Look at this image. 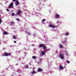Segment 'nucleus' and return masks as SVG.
I'll list each match as a JSON object with an SVG mask.
<instances>
[{"label":"nucleus","instance_id":"1","mask_svg":"<svg viewBox=\"0 0 76 76\" xmlns=\"http://www.w3.org/2000/svg\"><path fill=\"white\" fill-rule=\"evenodd\" d=\"M39 47H43L44 49H45V50H46L47 51H49V49H48V50H47V49L46 48L47 47H46L43 44H41L39 45Z\"/></svg>","mask_w":76,"mask_h":76},{"label":"nucleus","instance_id":"2","mask_svg":"<svg viewBox=\"0 0 76 76\" xmlns=\"http://www.w3.org/2000/svg\"><path fill=\"white\" fill-rule=\"evenodd\" d=\"M60 57L61 59H64V55L61 53H60Z\"/></svg>","mask_w":76,"mask_h":76},{"label":"nucleus","instance_id":"3","mask_svg":"<svg viewBox=\"0 0 76 76\" xmlns=\"http://www.w3.org/2000/svg\"><path fill=\"white\" fill-rule=\"evenodd\" d=\"M11 55V53H5L4 54V56H10Z\"/></svg>","mask_w":76,"mask_h":76},{"label":"nucleus","instance_id":"4","mask_svg":"<svg viewBox=\"0 0 76 76\" xmlns=\"http://www.w3.org/2000/svg\"><path fill=\"white\" fill-rule=\"evenodd\" d=\"M49 27H50V28H56V27H55L54 26L52 25L51 24H50L49 25Z\"/></svg>","mask_w":76,"mask_h":76},{"label":"nucleus","instance_id":"5","mask_svg":"<svg viewBox=\"0 0 76 76\" xmlns=\"http://www.w3.org/2000/svg\"><path fill=\"white\" fill-rule=\"evenodd\" d=\"M15 4L16 5H17V6H18V5L19 4V1H18V0L16 1V2L15 3Z\"/></svg>","mask_w":76,"mask_h":76},{"label":"nucleus","instance_id":"6","mask_svg":"<svg viewBox=\"0 0 76 76\" xmlns=\"http://www.w3.org/2000/svg\"><path fill=\"white\" fill-rule=\"evenodd\" d=\"M9 7H13V4H12V3H11L9 6Z\"/></svg>","mask_w":76,"mask_h":76},{"label":"nucleus","instance_id":"7","mask_svg":"<svg viewBox=\"0 0 76 76\" xmlns=\"http://www.w3.org/2000/svg\"><path fill=\"white\" fill-rule=\"evenodd\" d=\"M55 17L56 18H59V15L58 14H57L56 15Z\"/></svg>","mask_w":76,"mask_h":76},{"label":"nucleus","instance_id":"8","mask_svg":"<svg viewBox=\"0 0 76 76\" xmlns=\"http://www.w3.org/2000/svg\"><path fill=\"white\" fill-rule=\"evenodd\" d=\"M20 11H18V12L16 14L17 15H19L20 13Z\"/></svg>","mask_w":76,"mask_h":76},{"label":"nucleus","instance_id":"9","mask_svg":"<svg viewBox=\"0 0 76 76\" xmlns=\"http://www.w3.org/2000/svg\"><path fill=\"white\" fill-rule=\"evenodd\" d=\"M45 52H42L41 54V56H43V55H44L45 54Z\"/></svg>","mask_w":76,"mask_h":76},{"label":"nucleus","instance_id":"10","mask_svg":"<svg viewBox=\"0 0 76 76\" xmlns=\"http://www.w3.org/2000/svg\"><path fill=\"white\" fill-rule=\"evenodd\" d=\"M59 45L60 48H63V46H62V45L61 44H60Z\"/></svg>","mask_w":76,"mask_h":76},{"label":"nucleus","instance_id":"11","mask_svg":"<svg viewBox=\"0 0 76 76\" xmlns=\"http://www.w3.org/2000/svg\"><path fill=\"white\" fill-rule=\"evenodd\" d=\"M38 71H39V72H41L42 71V69L41 68H39L38 69Z\"/></svg>","mask_w":76,"mask_h":76},{"label":"nucleus","instance_id":"12","mask_svg":"<svg viewBox=\"0 0 76 76\" xmlns=\"http://www.w3.org/2000/svg\"><path fill=\"white\" fill-rule=\"evenodd\" d=\"M45 20H46V19H43L42 20V22H44V21H45Z\"/></svg>","mask_w":76,"mask_h":76},{"label":"nucleus","instance_id":"13","mask_svg":"<svg viewBox=\"0 0 76 76\" xmlns=\"http://www.w3.org/2000/svg\"><path fill=\"white\" fill-rule=\"evenodd\" d=\"M4 34H5V35H7L8 34V33L6 32V31H4Z\"/></svg>","mask_w":76,"mask_h":76},{"label":"nucleus","instance_id":"14","mask_svg":"<svg viewBox=\"0 0 76 76\" xmlns=\"http://www.w3.org/2000/svg\"><path fill=\"white\" fill-rule=\"evenodd\" d=\"M59 68L60 69H63V67L62 66H59Z\"/></svg>","mask_w":76,"mask_h":76},{"label":"nucleus","instance_id":"15","mask_svg":"<svg viewBox=\"0 0 76 76\" xmlns=\"http://www.w3.org/2000/svg\"><path fill=\"white\" fill-rule=\"evenodd\" d=\"M26 33H27V34L28 35H31V33L29 32H26Z\"/></svg>","mask_w":76,"mask_h":76},{"label":"nucleus","instance_id":"16","mask_svg":"<svg viewBox=\"0 0 76 76\" xmlns=\"http://www.w3.org/2000/svg\"><path fill=\"white\" fill-rule=\"evenodd\" d=\"M32 57L34 59H35L36 58V57L35 56H33Z\"/></svg>","mask_w":76,"mask_h":76},{"label":"nucleus","instance_id":"17","mask_svg":"<svg viewBox=\"0 0 76 76\" xmlns=\"http://www.w3.org/2000/svg\"><path fill=\"white\" fill-rule=\"evenodd\" d=\"M31 73V74H34V73H35V71H33Z\"/></svg>","mask_w":76,"mask_h":76},{"label":"nucleus","instance_id":"18","mask_svg":"<svg viewBox=\"0 0 76 76\" xmlns=\"http://www.w3.org/2000/svg\"><path fill=\"white\" fill-rule=\"evenodd\" d=\"M1 22H2V20L1 18H0V24H1Z\"/></svg>","mask_w":76,"mask_h":76},{"label":"nucleus","instance_id":"19","mask_svg":"<svg viewBox=\"0 0 76 76\" xmlns=\"http://www.w3.org/2000/svg\"><path fill=\"white\" fill-rule=\"evenodd\" d=\"M66 62H67V63H68V64H69V63H70V62L68 60L66 61Z\"/></svg>","mask_w":76,"mask_h":76},{"label":"nucleus","instance_id":"20","mask_svg":"<svg viewBox=\"0 0 76 76\" xmlns=\"http://www.w3.org/2000/svg\"><path fill=\"white\" fill-rule=\"evenodd\" d=\"M69 35V33H66V36L67 35Z\"/></svg>","mask_w":76,"mask_h":76},{"label":"nucleus","instance_id":"21","mask_svg":"<svg viewBox=\"0 0 76 76\" xmlns=\"http://www.w3.org/2000/svg\"><path fill=\"white\" fill-rule=\"evenodd\" d=\"M42 59L40 58H39V60H40V62H41V61H42Z\"/></svg>","mask_w":76,"mask_h":76},{"label":"nucleus","instance_id":"22","mask_svg":"<svg viewBox=\"0 0 76 76\" xmlns=\"http://www.w3.org/2000/svg\"><path fill=\"white\" fill-rule=\"evenodd\" d=\"M12 16H14L15 15V14L14 13H12Z\"/></svg>","mask_w":76,"mask_h":76},{"label":"nucleus","instance_id":"23","mask_svg":"<svg viewBox=\"0 0 76 76\" xmlns=\"http://www.w3.org/2000/svg\"><path fill=\"white\" fill-rule=\"evenodd\" d=\"M16 20L17 21H19V20H20L18 18H17Z\"/></svg>","mask_w":76,"mask_h":76},{"label":"nucleus","instance_id":"24","mask_svg":"<svg viewBox=\"0 0 76 76\" xmlns=\"http://www.w3.org/2000/svg\"><path fill=\"white\" fill-rule=\"evenodd\" d=\"M11 24H14L15 23H14V22H11Z\"/></svg>","mask_w":76,"mask_h":76},{"label":"nucleus","instance_id":"25","mask_svg":"<svg viewBox=\"0 0 76 76\" xmlns=\"http://www.w3.org/2000/svg\"><path fill=\"white\" fill-rule=\"evenodd\" d=\"M13 38H14V39H16V38L15 36H13Z\"/></svg>","mask_w":76,"mask_h":76},{"label":"nucleus","instance_id":"26","mask_svg":"<svg viewBox=\"0 0 76 76\" xmlns=\"http://www.w3.org/2000/svg\"><path fill=\"white\" fill-rule=\"evenodd\" d=\"M28 65H26V69H27V68H28Z\"/></svg>","mask_w":76,"mask_h":76},{"label":"nucleus","instance_id":"27","mask_svg":"<svg viewBox=\"0 0 76 76\" xmlns=\"http://www.w3.org/2000/svg\"><path fill=\"white\" fill-rule=\"evenodd\" d=\"M6 10H7V11L8 12H9V10L8 9H7Z\"/></svg>","mask_w":76,"mask_h":76},{"label":"nucleus","instance_id":"28","mask_svg":"<svg viewBox=\"0 0 76 76\" xmlns=\"http://www.w3.org/2000/svg\"><path fill=\"white\" fill-rule=\"evenodd\" d=\"M14 42H15V43H16V42L15 41H14Z\"/></svg>","mask_w":76,"mask_h":76},{"label":"nucleus","instance_id":"29","mask_svg":"<svg viewBox=\"0 0 76 76\" xmlns=\"http://www.w3.org/2000/svg\"><path fill=\"white\" fill-rule=\"evenodd\" d=\"M13 1H15L16 0H13Z\"/></svg>","mask_w":76,"mask_h":76},{"label":"nucleus","instance_id":"30","mask_svg":"<svg viewBox=\"0 0 76 76\" xmlns=\"http://www.w3.org/2000/svg\"><path fill=\"white\" fill-rule=\"evenodd\" d=\"M4 49H5V48H4L3 49V50H4Z\"/></svg>","mask_w":76,"mask_h":76},{"label":"nucleus","instance_id":"31","mask_svg":"<svg viewBox=\"0 0 76 76\" xmlns=\"http://www.w3.org/2000/svg\"><path fill=\"white\" fill-rule=\"evenodd\" d=\"M37 63H39V62H37Z\"/></svg>","mask_w":76,"mask_h":76},{"label":"nucleus","instance_id":"32","mask_svg":"<svg viewBox=\"0 0 76 76\" xmlns=\"http://www.w3.org/2000/svg\"><path fill=\"white\" fill-rule=\"evenodd\" d=\"M19 59H20V58H19Z\"/></svg>","mask_w":76,"mask_h":76},{"label":"nucleus","instance_id":"33","mask_svg":"<svg viewBox=\"0 0 76 76\" xmlns=\"http://www.w3.org/2000/svg\"><path fill=\"white\" fill-rule=\"evenodd\" d=\"M50 23H51V22H50Z\"/></svg>","mask_w":76,"mask_h":76},{"label":"nucleus","instance_id":"34","mask_svg":"<svg viewBox=\"0 0 76 76\" xmlns=\"http://www.w3.org/2000/svg\"><path fill=\"white\" fill-rule=\"evenodd\" d=\"M34 36H35V35H34Z\"/></svg>","mask_w":76,"mask_h":76},{"label":"nucleus","instance_id":"35","mask_svg":"<svg viewBox=\"0 0 76 76\" xmlns=\"http://www.w3.org/2000/svg\"><path fill=\"white\" fill-rule=\"evenodd\" d=\"M75 52L76 53V51Z\"/></svg>","mask_w":76,"mask_h":76}]
</instances>
